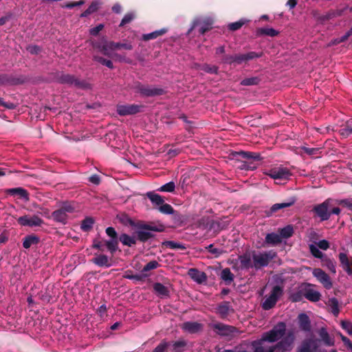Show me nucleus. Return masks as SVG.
I'll use <instances>...</instances> for the list:
<instances>
[{
  "instance_id": "obj_1",
  "label": "nucleus",
  "mask_w": 352,
  "mask_h": 352,
  "mask_svg": "<svg viewBox=\"0 0 352 352\" xmlns=\"http://www.w3.org/2000/svg\"><path fill=\"white\" fill-rule=\"evenodd\" d=\"M285 331L286 324L282 322H278L271 331L265 333L261 340L254 341L252 344L256 349L257 346H262L263 342L265 341L274 342L280 339L285 335Z\"/></svg>"
},
{
  "instance_id": "obj_2",
  "label": "nucleus",
  "mask_w": 352,
  "mask_h": 352,
  "mask_svg": "<svg viewBox=\"0 0 352 352\" xmlns=\"http://www.w3.org/2000/svg\"><path fill=\"white\" fill-rule=\"evenodd\" d=\"M91 44L94 49L98 50L104 55L111 58L116 57L119 60H122V57L115 53L118 45L115 44L114 42L107 41L104 37H102L98 41H92Z\"/></svg>"
},
{
  "instance_id": "obj_3",
  "label": "nucleus",
  "mask_w": 352,
  "mask_h": 352,
  "mask_svg": "<svg viewBox=\"0 0 352 352\" xmlns=\"http://www.w3.org/2000/svg\"><path fill=\"white\" fill-rule=\"evenodd\" d=\"M283 294V289L282 287L279 285L274 286L270 294L265 296V299L262 302L263 309L265 310H269L274 307Z\"/></svg>"
},
{
  "instance_id": "obj_4",
  "label": "nucleus",
  "mask_w": 352,
  "mask_h": 352,
  "mask_svg": "<svg viewBox=\"0 0 352 352\" xmlns=\"http://www.w3.org/2000/svg\"><path fill=\"white\" fill-rule=\"evenodd\" d=\"M294 340L293 333H289L288 335L279 342L274 347H270L265 349L263 346H261L263 352H267L269 350H273V352H289L292 349V346Z\"/></svg>"
},
{
  "instance_id": "obj_5",
  "label": "nucleus",
  "mask_w": 352,
  "mask_h": 352,
  "mask_svg": "<svg viewBox=\"0 0 352 352\" xmlns=\"http://www.w3.org/2000/svg\"><path fill=\"white\" fill-rule=\"evenodd\" d=\"M275 254L272 252H259L252 254L254 267L258 269L267 266L269 261L274 258Z\"/></svg>"
},
{
  "instance_id": "obj_6",
  "label": "nucleus",
  "mask_w": 352,
  "mask_h": 352,
  "mask_svg": "<svg viewBox=\"0 0 352 352\" xmlns=\"http://www.w3.org/2000/svg\"><path fill=\"white\" fill-rule=\"evenodd\" d=\"M332 201L331 199H328L314 207V210L321 221H326L329 219L331 216L330 206Z\"/></svg>"
},
{
  "instance_id": "obj_7",
  "label": "nucleus",
  "mask_w": 352,
  "mask_h": 352,
  "mask_svg": "<svg viewBox=\"0 0 352 352\" xmlns=\"http://www.w3.org/2000/svg\"><path fill=\"white\" fill-rule=\"evenodd\" d=\"M265 173L274 179H288L291 176L290 171L283 166L272 168Z\"/></svg>"
},
{
  "instance_id": "obj_8",
  "label": "nucleus",
  "mask_w": 352,
  "mask_h": 352,
  "mask_svg": "<svg viewBox=\"0 0 352 352\" xmlns=\"http://www.w3.org/2000/svg\"><path fill=\"white\" fill-rule=\"evenodd\" d=\"M260 56L261 54H258L254 52H250L247 54L230 56L226 58L225 62L230 64L234 63L241 64L245 61L252 60L253 58H258Z\"/></svg>"
},
{
  "instance_id": "obj_9",
  "label": "nucleus",
  "mask_w": 352,
  "mask_h": 352,
  "mask_svg": "<svg viewBox=\"0 0 352 352\" xmlns=\"http://www.w3.org/2000/svg\"><path fill=\"white\" fill-rule=\"evenodd\" d=\"M17 221L21 226L29 227L41 226L43 223V221L38 215H24L20 217Z\"/></svg>"
},
{
  "instance_id": "obj_10",
  "label": "nucleus",
  "mask_w": 352,
  "mask_h": 352,
  "mask_svg": "<svg viewBox=\"0 0 352 352\" xmlns=\"http://www.w3.org/2000/svg\"><path fill=\"white\" fill-rule=\"evenodd\" d=\"M161 230L158 229L157 226H149L144 225L138 230L137 236L138 239L141 241H146L151 237H153V231H160Z\"/></svg>"
},
{
  "instance_id": "obj_11",
  "label": "nucleus",
  "mask_w": 352,
  "mask_h": 352,
  "mask_svg": "<svg viewBox=\"0 0 352 352\" xmlns=\"http://www.w3.org/2000/svg\"><path fill=\"white\" fill-rule=\"evenodd\" d=\"M312 274L326 289H330L332 287V282L329 276L322 270L320 268H315L313 270Z\"/></svg>"
},
{
  "instance_id": "obj_12",
  "label": "nucleus",
  "mask_w": 352,
  "mask_h": 352,
  "mask_svg": "<svg viewBox=\"0 0 352 352\" xmlns=\"http://www.w3.org/2000/svg\"><path fill=\"white\" fill-rule=\"evenodd\" d=\"M236 264L240 269H249L250 267H253L252 255L248 252L239 256L236 260Z\"/></svg>"
},
{
  "instance_id": "obj_13",
  "label": "nucleus",
  "mask_w": 352,
  "mask_h": 352,
  "mask_svg": "<svg viewBox=\"0 0 352 352\" xmlns=\"http://www.w3.org/2000/svg\"><path fill=\"white\" fill-rule=\"evenodd\" d=\"M212 25V20L211 19H196L194 21L192 27L190 28L189 31L195 29L196 27L199 28V33L203 34L206 31L211 29Z\"/></svg>"
},
{
  "instance_id": "obj_14",
  "label": "nucleus",
  "mask_w": 352,
  "mask_h": 352,
  "mask_svg": "<svg viewBox=\"0 0 352 352\" xmlns=\"http://www.w3.org/2000/svg\"><path fill=\"white\" fill-rule=\"evenodd\" d=\"M340 266L349 275H352V257L349 258L346 253L340 252L338 255Z\"/></svg>"
},
{
  "instance_id": "obj_15",
  "label": "nucleus",
  "mask_w": 352,
  "mask_h": 352,
  "mask_svg": "<svg viewBox=\"0 0 352 352\" xmlns=\"http://www.w3.org/2000/svg\"><path fill=\"white\" fill-rule=\"evenodd\" d=\"M140 107L136 104L118 105L117 112L120 116L135 114L140 111Z\"/></svg>"
},
{
  "instance_id": "obj_16",
  "label": "nucleus",
  "mask_w": 352,
  "mask_h": 352,
  "mask_svg": "<svg viewBox=\"0 0 352 352\" xmlns=\"http://www.w3.org/2000/svg\"><path fill=\"white\" fill-rule=\"evenodd\" d=\"M188 275L196 283L201 284L207 279L206 274L195 268H191L188 270Z\"/></svg>"
},
{
  "instance_id": "obj_17",
  "label": "nucleus",
  "mask_w": 352,
  "mask_h": 352,
  "mask_svg": "<svg viewBox=\"0 0 352 352\" xmlns=\"http://www.w3.org/2000/svg\"><path fill=\"white\" fill-rule=\"evenodd\" d=\"M202 325L197 322H186L182 324V329L188 333H195L201 330Z\"/></svg>"
},
{
  "instance_id": "obj_18",
  "label": "nucleus",
  "mask_w": 352,
  "mask_h": 352,
  "mask_svg": "<svg viewBox=\"0 0 352 352\" xmlns=\"http://www.w3.org/2000/svg\"><path fill=\"white\" fill-rule=\"evenodd\" d=\"M298 319L300 328L304 331H309L311 324L308 316L306 314L302 313L298 315Z\"/></svg>"
},
{
  "instance_id": "obj_19",
  "label": "nucleus",
  "mask_w": 352,
  "mask_h": 352,
  "mask_svg": "<svg viewBox=\"0 0 352 352\" xmlns=\"http://www.w3.org/2000/svg\"><path fill=\"white\" fill-rule=\"evenodd\" d=\"M94 264L99 267H110L111 265L109 258L104 254H98L92 259Z\"/></svg>"
},
{
  "instance_id": "obj_20",
  "label": "nucleus",
  "mask_w": 352,
  "mask_h": 352,
  "mask_svg": "<svg viewBox=\"0 0 352 352\" xmlns=\"http://www.w3.org/2000/svg\"><path fill=\"white\" fill-rule=\"evenodd\" d=\"M214 327L217 330V333L222 336H228L232 333L235 330L234 327L223 324H216Z\"/></svg>"
},
{
  "instance_id": "obj_21",
  "label": "nucleus",
  "mask_w": 352,
  "mask_h": 352,
  "mask_svg": "<svg viewBox=\"0 0 352 352\" xmlns=\"http://www.w3.org/2000/svg\"><path fill=\"white\" fill-rule=\"evenodd\" d=\"M321 340L326 346H331L334 345V340L331 338L325 328H321L318 332Z\"/></svg>"
},
{
  "instance_id": "obj_22",
  "label": "nucleus",
  "mask_w": 352,
  "mask_h": 352,
  "mask_svg": "<svg viewBox=\"0 0 352 352\" xmlns=\"http://www.w3.org/2000/svg\"><path fill=\"white\" fill-rule=\"evenodd\" d=\"M138 89L141 94L146 96L160 95L162 93L160 89L150 88L144 85H139Z\"/></svg>"
},
{
  "instance_id": "obj_23",
  "label": "nucleus",
  "mask_w": 352,
  "mask_h": 352,
  "mask_svg": "<svg viewBox=\"0 0 352 352\" xmlns=\"http://www.w3.org/2000/svg\"><path fill=\"white\" fill-rule=\"evenodd\" d=\"M53 219L57 222L65 224L67 219V214L61 208L55 210L52 214Z\"/></svg>"
},
{
  "instance_id": "obj_24",
  "label": "nucleus",
  "mask_w": 352,
  "mask_h": 352,
  "mask_svg": "<svg viewBox=\"0 0 352 352\" xmlns=\"http://www.w3.org/2000/svg\"><path fill=\"white\" fill-rule=\"evenodd\" d=\"M303 296L307 299H308L309 300L312 301V302L318 301L320 299V296H321L319 292L312 289H309L306 290Z\"/></svg>"
},
{
  "instance_id": "obj_25",
  "label": "nucleus",
  "mask_w": 352,
  "mask_h": 352,
  "mask_svg": "<svg viewBox=\"0 0 352 352\" xmlns=\"http://www.w3.org/2000/svg\"><path fill=\"white\" fill-rule=\"evenodd\" d=\"M8 192L13 195H17L21 198L23 199L25 201H28L29 199V196L27 190L22 188H10L8 190Z\"/></svg>"
},
{
  "instance_id": "obj_26",
  "label": "nucleus",
  "mask_w": 352,
  "mask_h": 352,
  "mask_svg": "<svg viewBox=\"0 0 352 352\" xmlns=\"http://www.w3.org/2000/svg\"><path fill=\"white\" fill-rule=\"evenodd\" d=\"M119 240L124 245L132 246L136 243V238L134 236H129L126 234H122Z\"/></svg>"
},
{
  "instance_id": "obj_27",
  "label": "nucleus",
  "mask_w": 352,
  "mask_h": 352,
  "mask_svg": "<svg viewBox=\"0 0 352 352\" xmlns=\"http://www.w3.org/2000/svg\"><path fill=\"white\" fill-rule=\"evenodd\" d=\"M295 201H296V199L292 197L289 199V201L275 204L272 206L271 212H274L278 210L288 208V207L292 206L295 203Z\"/></svg>"
},
{
  "instance_id": "obj_28",
  "label": "nucleus",
  "mask_w": 352,
  "mask_h": 352,
  "mask_svg": "<svg viewBox=\"0 0 352 352\" xmlns=\"http://www.w3.org/2000/svg\"><path fill=\"white\" fill-rule=\"evenodd\" d=\"M282 241L280 236L276 233H270L265 236V242L268 244L276 245Z\"/></svg>"
},
{
  "instance_id": "obj_29",
  "label": "nucleus",
  "mask_w": 352,
  "mask_h": 352,
  "mask_svg": "<svg viewBox=\"0 0 352 352\" xmlns=\"http://www.w3.org/2000/svg\"><path fill=\"white\" fill-rule=\"evenodd\" d=\"M221 278L227 284L230 285L234 279V275L228 268L223 269L221 273Z\"/></svg>"
},
{
  "instance_id": "obj_30",
  "label": "nucleus",
  "mask_w": 352,
  "mask_h": 352,
  "mask_svg": "<svg viewBox=\"0 0 352 352\" xmlns=\"http://www.w3.org/2000/svg\"><path fill=\"white\" fill-rule=\"evenodd\" d=\"M153 289L157 295L164 297L168 296V289L166 287L160 283L154 284Z\"/></svg>"
},
{
  "instance_id": "obj_31",
  "label": "nucleus",
  "mask_w": 352,
  "mask_h": 352,
  "mask_svg": "<svg viewBox=\"0 0 352 352\" xmlns=\"http://www.w3.org/2000/svg\"><path fill=\"white\" fill-rule=\"evenodd\" d=\"M322 266L327 267L331 273H333V274L336 273V263L333 260L327 257H324L322 259Z\"/></svg>"
},
{
  "instance_id": "obj_32",
  "label": "nucleus",
  "mask_w": 352,
  "mask_h": 352,
  "mask_svg": "<svg viewBox=\"0 0 352 352\" xmlns=\"http://www.w3.org/2000/svg\"><path fill=\"white\" fill-rule=\"evenodd\" d=\"M146 195L149 198L151 201L157 206H160L164 202V200L162 198V197L158 194L154 193L153 192H147Z\"/></svg>"
},
{
  "instance_id": "obj_33",
  "label": "nucleus",
  "mask_w": 352,
  "mask_h": 352,
  "mask_svg": "<svg viewBox=\"0 0 352 352\" xmlns=\"http://www.w3.org/2000/svg\"><path fill=\"white\" fill-rule=\"evenodd\" d=\"M105 245L107 246L108 250L113 254L118 248V239H110L109 240H106L104 241Z\"/></svg>"
},
{
  "instance_id": "obj_34",
  "label": "nucleus",
  "mask_w": 352,
  "mask_h": 352,
  "mask_svg": "<svg viewBox=\"0 0 352 352\" xmlns=\"http://www.w3.org/2000/svg\"><path fill=\"white\" fill-rule=\"evenodd\" d=\"M166 32V29H161L160 30L154 31L149 34H146L143 35V39L144 41H148L151 39H154L157 38V36L162 35Z\"/></svg>"
},
{
  "instance_id": "obj_35",
  "label": "nucleus",
  "mask_w": 352,
  "mask_h": 352,
  "mask_svg": "<svg viewBox=\"0 0 352 352\" xmlns=\"http://www.w3.org/2000/svg\"><path fill=\"white\" fill-rule=\"evenodd\" d=\"M230 304L228 302H224L217 307V312L222 317H226L230 311Z\"/></svg>"
},
{
  "instance_id": "obj_36",
  "label": "nucleus",
  "mask_w": 352,
  "mask_h": 352,
  "mask_svg": "<svg viewBox=\"0 0 352 352\" xmlns=\"http://www.w3.org/2000/svg\"><path fill=\"white\" fill-rule=\"evenodd\" d=\"M236 154L240 155L241 157L245 159H253L255 160H261L260 155L256 153L241 151L239 153H236Z\"/></svg>"
},
{
  "instance_id": "obj_37",
  "label": "nucleus",
  "mask_w": 352,
  "mask_h": 352,
  "mask_svg": "<svg viewBox=\"0 0 352 352\" xmlns=\"http://www.w3.org/2000/svg\"><path fill=\"white\" fill-rule=\"evenodd\" d=\"M117 218L119 220V221L124 226H134L133 221L127 214H121L118 215Z\"/></svg>"
},
{
  "instance_id": "obj_38",
  "label": "nucleus",
  "mask_w": 352,
  "mask_h": 352,
  "mask_svg": "<svg viewBox=\"0 0 352 352\" xmlns=\"http://www.w3.org/2000/svg\"><path fill=\"white\" fill-rule=\"evenodd\" d=\"M163 245L172 250L175 249H180V250H184L186 249V247L180 243H177L173 241H167L163 243Z\"/></svg>"
},
{
  "instance_id": "obj_39",
  "label": "nucleus",
  "mask_w": 352,
  "mask_h": 352,
  "mask_svg": "<svg viewBox=\"0 0 352 352\" xmlns=\"http://www.w3.org/2000/svg\"><path fill=\"white\" fill-rule=\"evenodd\" d=\"M310 252L311 254L318 258L322 259L324 258V254L320 251L319 248L315 244H309V245Z\"/></svg>"
},
{
  "instance_id": "obj_40",
  "label": "nucleus",
  "mask_w": 352,
  "mask_h": 352,
  "mask_svg": "<svg viewBox=\"0 0 352 352\" xmlns=\"http://www.w3.org/2000/svg\"><path fill=\"white\" fill-rule=\"evenodd\" d=\"M248 21L245 19H241L238 21L231 23L228 25L229 30L232 31H235L240 29L244 24H245Z\"/></svg>"
},
{
  "instance_id": "obj_41",
  "label": "nucleus",
  "mask_w": 352,
  "mask_h": 352,
  "mask_svg": "<svg viewBox=\"0 0 352 352\" xmlns=\"http://www.w3.org/2000/svg\"><path fill=\"white\" fill-rule=\"evenodd\" d=\"M294 232V230L292 226H287L286 227L282 228L280 231V236L282 238H289L290 237Z\"/></svg>"
},
{
  "instance_id": "obj_42",
  "label": "nucleus",
  "mask_w": 352,
  "mask_h": 352,
  "mask_svg": "<svg viewBox=\"0 0 352 352\" xmlns=\"http://www.w3.org/2000/svg\"><path fill=\"white\" fill-rule=\"evenodd\" d=\"M98 3L94 2L89 6V7L85 12H83L80 14V16L86 17V16H89V14L96 12L98 10Z\"/></svg>"
},
{
  "instance_id": "obj_43",
  "label": "nucleus",
  "mask_w": 352,
  "mask_h": 352,
  "mask_svg": "<svg viewBox=\"0 0 352 352\" xmlns=\"http://www.w3.org/2000/svg\"><path fill=\"white\" fill-rule=\"evenodd\" d=\"M38 239L36 236H28L25 237L23 242V246L25 248H29L32 245L36 243Z\"/></svg>"
},
{
  "instance_id": "obj_44",
  "label": "nucleus",
  "mask_w": 352,
  "mask_h": 352,
  "mask_svg": "<svg viewBox=\"0 0 352 352\" xmlns=\"http://www.w3.org/2000/svg\"><path fill=\"white\" fill-rule=\"evenodd\" d=\"M93 224H94V220L90 217H87L82 221L80 228L82 230L87 231L90 228H91V227L93 226Z\"/></svg>"
},
{
  "instance_id": "obj_45",
  "label": "nucleus",
  "mask_w": 352,
  "mask_h": 352,
  "mask_svg": "<svg viewBox=\"0 0 352 352\" xmlns=\"http://www.w3.org/2000/svg\"><path fill=\"white\" fill-rule=\"evenodd\" d=\"M175 188V183L173 182H170L168 183L165 184L164 185L162 186L158 190L161 192H173Z\"/></svg>"
},
{
  "instance_id": "obj_46",
  "label": "nucleus",
  "mask_w": 352,
  "mask_h": 352,
  "mask_svg": "<svg viewBox=\"0 0 352 352\" xmlns=\"http://www.w3.org/2000/svg\"><path fill=\"white\" fill-rule=\"evenodd\" d=\"M259 81H260V80L258 78L252 77V78H248L243 79L241 82V84L242 85H245V86L254 85H257L259 82Z\"/></svg>"
},
{
  "instance_id": "obj_47",
  "label": "nucleus",
  "mask_w": 352,
  "mask_h": 352,
  "mask_svg": "<svg viewBox=\"0 0 352 352\" xmlns=\"http://www.w3.org/2000/svg\"><path fill=\"white\" fill-rule=\"evenodd\" d=\"M159 210L161 212L167 214H171L174 212V210L170 205L164 203L161 204V206L159 208Z\"/></svg>"
},
{
  "instance_id": "obj_48",
  "label": "nucleus",
  "mask_w": 352,
  "mask_h": 352,
  "mask_svg": "<svg viewBox=\"0 0 352 352\" xmlns=\"http://www.w3.org/2000/svg\"><path fill=\"white\" fill-rule=\"evenodd\" d=\"M330 305L331 307V311L335 315L337 316L339 314V307H338V302L335 298H333L329 300Z\"/></svg>"
},
{
  "instance_id": "obj_49",
  "label": "nucleus",
  "mask_w": 352,
  "mask_h": 352,
  "mask_svg": "<svg viewBox=\"0 0 352 352\" xmlns=\"http://www.w3.org/2000/svg\"><path fill=\"white\" fill-rule=\"evenodd\" d=\"M159 263L156 261H152L148 263L142 269L143 272H146L149 270L156 269Z\"/></svg>"
},
{
  "instance_id": "obj_50",
  "label": "nucleus",
  "mask_w": 352,
  "mask_h": 352,
  "mask_svg": "<svg viewBox=\"0 0 352 352\" xmlns=\"http://www.w3.org/2000/svg\"><path fill=\"white\" fill-rule=\"evenodd\" d=\"M201 70L209 74H216L217 72V67L214 65H204L201 67Z\"/></svg>"
},
{
  "instance_id": "obj_51",
  "label": "nucleus",
  "mask_w": 352,
  "mask_h": 352,
  "mask_svg": "<svg viewBox=\"0 0 352 352\" xmlns=\"http://www.w3.org/2000/svg\"><path fill=\"white\" fill-rule=\"evenodd\" d=\"M135 17V15L133 13H127L124 15L122 20L121 21V23L120 24V26H123L129 23H130Z\"/></svg>"
},
{
  "instance_id": "obj_52",
  "label": "nucleus",
  "mask_w": 352,
  "mask_h": 352,
  "mask_svg": "<svg viewBox=\"0 0 352 352\" xmlns=\"http://www.w3.org/2000/svg\"><path fill=\"white\" fill-rule=\"evenodd\" d=\"M67 214L68 213H72L75 210L74 206L71 203H64L60 208Z\"/></svg>"
},
{
  "instance_id": "obj_53",
  "label": "nucleus",
  "mask_w": 352,
  "mask_h": 352,
  "mask_svg": "<svg viewBox=\"0 0 352 352\" xmlns=\"http://www.w3.org/2000/svg\"><path fill=\"white\" fill-rule=\"evenodd\" d=\"M61 81L64 83H68V84H76V82H77V81L74 78V77L71 75H64L61 78Z\"/></svg>"
},
{
  "instance_id": "obj_54",
  "label": "nucleus",
  "mask_w": 352,
  "mask_h": 352,
  "mask_svg": "<svg viewBox=\"0 0 352 352\" xmlns=\"http://www.w3.org/2000/svg\"><path fill=\"white\" fill-rule=\"evenodd\" d=\"M316 245L318 248L322 250H327L329 248V243L328 241L323 239L316 243Z\"/></svg>"
},
{
  "instance_id": "obj_55",
  "label": "nucleus",
  "mask_w": 352,
  "mask_h": 352,
  "mask_svg": "<svg viewBox=\"0 0 352 352\" xmlns=\"http://www.w3.org/2000/svg\"><path fill=\"white\" fill-rule=\"evenodd\" d=\"M261 32L265 35L274 36L278 34V32L273 28H263L261 30Z\"/></svg>"
},
{
  "instance_id": "obj_56",
  "label": "nucleus",
  "mask_w": 352,
  "mask_h": 352,
  "mask_svg": "<svg viewBox=\"0 0 352 352\" xmlns=\"http://www.w3.org/2000/svg\"><path fill=\"white\" fill-rule=\"evenodd\" d=\"M340 133L344 137H347L352 133V127L350 126H346L340 130Z\"/></svg>"
},
{
  "instance_id": "obj_57",
  "label": "nucleus",
  "mask_w": 352,
  "mask_h": 352,
  "mask_svg": "<svg viewBox=\"0 0 352 352\" xmlns=\"http://www.w3.org/2000/svg\"><path fill=\"white\" fill-rule=\"evenodd\" d=\"M106 233L111 239H118L117 232L112 227H108L106 229Z\"/></svg>"
},
{
  "instance_id": "obj_58",
  "label": "nucleus",
  "mask_w": 352,
  "mask_h": 352,
  "mask_svg": "<svg viewBox=\"0 0 352 352\" xmlns=\"http://www.w3.org/2000/svg\"><path fill=\"white\" fill-rule=\"evenodd\" d=\"M341 326L342 329L346 330L348 333L351 334L352 333V324L346 321H342L341 322Z\"/></svg>"
},
{
  "instance_id": "obj_59",
  "label": "nucleus",
  "mask_w": 352,
  "mask_h": 352,
  "mask_svg": "<svg viewBox=\"0 0 352 352\" xmlns=\"http://www.w3.org/2000/svg\"><path fill=\"white\" fill-rule=\"evenodd\" d=\"M302 298V295L300 292H295L291 294L290 299L293 302H298L300 301Z\"/></svg>"
},
{
  "instance_id": "obj_60",
  "label": "nucleus",
  "mask_w": 352,
  "mask_h": 352,
  "mask_svg": "<svg viewBox=\"0 0 352 352\" xmlns=\"http://www.w3.org/2000/svg\"><path fill=\"white\" fill-rule=\"evenodd\" d=\"M0 106L4 107L8 109H13L15 108V105L12 102H6L3 101V100L0 98Z\"/></svg>"
},
{
  "instance_id": "obj_61",
  "label": "nucleus",
  "mask_w": 352,
  "mask_h": 352,
  "mask_svg": "<svg viewBox=\"0 0 352 352\" xmlns=\"http://www.w3.org/2000/svg\"><path fill=\"white\" fill-rule=\"evenodd\" d=\"M167 346L168 343L162 342L154 349L153 352H164Z\"/></svg>"
},
{
  "instance_id": "obj_62",
  "label": "nucleus",
  "mask_w": 352,
  "mask_h": 352,
  "mask_svg": "<svg viewBox=\"0 0 352 352\" xmlns=\"http://www.w3.org/2000/svg\"><path fill=\"white\" fill-rule=\"evenodd\" d=\"M206 248L210 252H211L213 254H215L216 256H219L222 252L221 250L214 248L212 245H208Z\"/></svg>"
},
{
  "instance_id": "obj_63",
  "label": "nucleus",
  "mask_w": 352,
  "mask_h": 352,
  "mask_svg": "<svg viewBox=\"0 0 352 352\" xmlns=\"http://www.w3.org/2000/svg\"><path fill=\"white\" fill-rule=\"evenodd\" d=\"M351 35H352V26L351 28L344 35H343L340 39L336 40L335 42L336 43L343 42L346 41Z\"/></svg>"
},
{
  "instance_id": "obj_64",
  "label": "nucleus",
  "mask_w": 352,
  "mask_h": 352,
  "mask_svg": "<svg viewBox=\"0 0 352 352\" xmlns=\"http://www.w3.org/2000/svg\"><path fill=\"white\" fill-rule=\"evenodd\" d=\"M341 339H342L343 343L344 344V345L349 349L352 351V342L350 341V340L348 338H346L342 335H341Z\"/></svg>"
}]
</instances>
